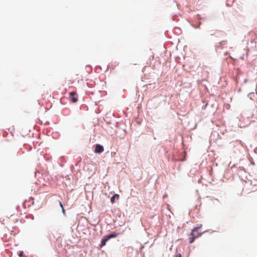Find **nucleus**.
Returning <instances> with one entry per match:
<instances>
[{"label":"nucleus","instance_id":"obj_6","mask_svg":"<svg viewBox=\"0 0 257 257\" xmlns=\"http://www.w3.org/2000/svg\"><path fill=\"white\" fill-rule=\"evenodd\" d=\"M106 236H107V238H108L109 239L110 238H111L116 237L117 236V234L114 232V233H111Z\"/></svg>","mask_w":257,"mask_h":257},{"label":"nucleus","instance_id":"obj_9","mask_svg":"<svg viewBox=\"0 0 257 257\" xmlns=\"http://www.w3.org/2000/svg\"><path fill=\"white\" fill-rule=\"evenodd\" d=\"M175 257H182L180 253H178L176 255Z\"/></svg>","mask_w":257,"mask_h":257},{"label":"nucleus","instance_id":"obj_1","mask_svg":"<svg viewBox=\"0 0 257 257\" xmlns=\"http://www.w3.org/2000/svg\"><path fill=\"white\" fill-rule=\"evenodd\" d=\"M201 225L198 227L194 228L190 233V237H189V243H192L194 242L195 238L199 237L202 234V233L197 232L198 230L201 228Z\"/></svg>","mask_w":257,"mask_h":257},{"label":"nucleus","instance_id":"obj_8","mask_svg":"<svg viewBox=\"0 0 257 257\" xmlns=\"http://www.w3.org/2000/svg\"><path fill=\"white\" fill-rule=\"evenodd\" d=\"M23 255H24V252L23 251H20V252L19 253V256L20 257H23Z\"/></svg>","mask_w":257,"mask_h":257},{"label":"nucleus","instance_id":"obj_4","mask_svg":"<svg viewBox=\"0 0 257 257\" xmlns=\"http://www.w3.org/2000/svg\"><path fill=\"white\" fill-rule=\"evenodd\" d=\"M109 239L107 238V236H104V237L102 239L101 241V244L100 245V246L101 247L103 246H104L106 244V242Z\"/></svg>","mask_w":257,"mask_h":257},{"label":"nucleus","instance_id":"obj_2","mask_svg":"<svg viewBox=\"0 0 257 257\" xmlns=\"http://www.w3.org/2000/svg\"><path fill=\"white\" fill-rule=\"evenodd\" d=\"M76 93L74 92L70 93L69 99L73 102L75 103L77 101V97H76Z\"/></svg>","mask_w":257,"mask_h":257},{"label":"nucleus","instance_id":"obj_5","mask_svg":"<svg viewBox=\"0 0 257 257\" xmlns=\"http://www.w3.org/2000/svg\"><path fill=\"white\" fill-rule=\"evenodd\" d=\"M119 199V195L118 194H114L110 199V201L112 203H114L115 202V199Z\"/></svg>","mask_w":257,"mask_h":257},{"label":"nucleus","instance_id":"obj_3","mask_svg":"<svg viewBox=\"0 0 257 257\" xmlns=\"http://www.w3.org/2000/svg\"><path fill=\"white\" fill-rule=\"evenodd\" d=\"M104 150L103 147L100 145H96L95 148V152L96 153H102Z\"/></svg>","mask_w":257,"mask_h":257},{"label":"nucleus","instance_id":"obj_10","mask_svg":"<svg viewBox=\"0 0 257 257\" xmlns=\"http://www.w3.org/2000/svg\"><path fill=\"white\" fill-rule=\"evenodd\" d=\"M252 164L254 165V162H253L252 163Z\"/></svg>","mask_w":257,"mask_h":257},{"label":"nucleus","instance_id":"obj_7","mask_svg":"<svg viewBox=\"0 0 257 257\" xmlns=\"http://www.w3.org/2000/svg\"><path fill=\"white\" fill-rule=\"evenodd\" d=\"M60 206L61 207V208L62 209L63 213L64 214L65 213V210H64V207L63 206V205H62V203L61 202H60Z\"/></svg>","mask_w":257,"mask_h":257}]
</instances>
